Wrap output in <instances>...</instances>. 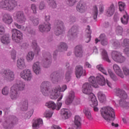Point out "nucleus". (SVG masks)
<instances>
[{
    "mask_svg": "<svg viewBox=\"0 0 129 129\" xmlns=\"http://www.w3.org/2000/svg\"><path fill=\"white\" fill-rule=\"evenodd\" d=\"M50 82L48 81H44L41 83L40 86V90L42 94L44 96H49L51 99H57L58 97L57 101H60L62 98H63V94L59 92H64L66 89H67V86L63 85L61 87L60 86H57L51 90L50 89Z\"/></svg>",
    "mask_w": 129,
    "mask_h": 129,
    "instance_id": "nucleus-1",
    "label": "nucleus"
},
{
    "mask_svg": "<svg viewBox=\"0 0 129 129\" xmlns=\"http://www.w3.org/2000/svg\"><path fill=\"white\" fill-rule=\"evenodd\" d=\"M25 83L17 80L16 83L13 85L10 89V96L12 100H17L20 97V91L25 90Z\"/></svg>",
    "mask_w": 129,
    "mask_h": 129,
    "instance_id": "nucleus-2",
    "label": "nucleus"
},
{
    "mask_svg": "<svg viewBox=\"0 0 129 129\" xmlns=\"http://www.w3.org/2000/svg\"><path fill=\"white\" fill-rule=\"evenodd\" d=\"M83 92L85 94L90 95V105L91 107H93L94 111H97L98 108L96 106L98 105V102H97L96 97H95L94 94L92 93V89H91V86L89 85V84L84 85Z\"/></svg>",
    "mask_w": 129,
    "mask_h": 129,
    "instance_id": "nucleus-3",
    "label": "nucleus"
},
{
    "mask_svg": "<svg viewBox=\"0 0 129 129\" xmlns=\"http://www.w3.org/2000/svg\"><path fill=\"white\" fill-rule=\"evenodd\" d=\"M102 117L108 122V124L111 123L115 119V113L114 109L110 106L103 107L100 110Z\"/></svg>",
    "mask_w": 129,
    "mask_h": 129,
    "instance_id": "nucleus-4",
    "label": "nucleus"
},
{
    "mask_svg": "<svg viewBox=\"0 0 129 129\" xmlns=\"http://www.w3.org/2000/svg\"><path fill=\"white\" fill-rule=\"evenodd\" d=\"M18 7V2L16 0H2L0 1V9L5 11L13 12Z\"/></svg>",
    "mask_w": 129,
    "mask_h": 129,
    "instance_id": "nucleus-5",
    "label": "nucleus"
},
{
    "mask_svg": "<svg viewBox=\"0 0 129 129\" xmlns=\"http://www.w3.org/2000/svg\"><path fill=\"white\" fill-rule=\"evenodd\" d=\"M0 74L3 76L4 80L7 82H11L15 80V72L10 69L2 70Z\"/></svg>",
    "mask_w": 129,
    "mask_h": 129,
    "instance_id": "nucleus-6",
    "label": "nucleus"
},
{
    "mask_svg": "<svg viewBox=\"0 0 129 129\" xmlns=\"http://www.w3.org/2000/svg\"><path fill=\"white\" fill-rule=\"evenodd\" d=\"M111 57L113 61H115L116 63H119L120 64L124 63L126 59L124 56L122 55V53L115 50L112 51Z\"/></svg>",
    "mask_w": 129,
    "mask_h": 129,
    "instance_id": "nucleus-7",
    "label": "nucleus"
},
{
    "mask_svg": "<svg viewBox=\"0 0 129 129\" xmlns=\"http://www.w3.org/2000/svg\"><path fill=\"white\" fill-rule=\"evenodd\" d=\"M122 47H129V39L125 38L119 40H115L112 43V47L113 49H118Z\"/></svg>",
    "mask_w": 129,
    "mask_h": 129,
    "instance_id": "nucleus-8",
    "label": "nucleus"
},
{
    "mask_svg": "<svg viewBox=\"0 0 129 129\" xmlns=\"http://www.w3.org/2000/svg\"><path fill=\"white\" fill-rule=\"evenodd\" d=\"M21 78L23 79L25 81L29 82L33 79V74L32 71L29 69H25L21 72L20 74Z\"/></svg>",
    "mask_w": 129,
    "mask_h": 129,
    "instance_id": "nucleus-9",
    "label": "nucleus"
},
{
    "mask_svg": "<svg viewBox=\"0 0 129 129\" xmlns=\"http://www.w3.org/2000/svg\"><path fill=\"white\" fill-rule=\"evenodd\" d=\"M12 38L16 43H20L23 40V33L17 29H12Z\"/></svg>",
    "mask_w": 129,
    "mask_h": 129,
    "instance_id": "nucleus-10",
    "label": "nucleus"
},
{
    "mask_svg": "<svg viewBox=\"0 0 129 129\" xmlns=\"http://www.w3.org/2000/svg\"><path fill=\"white\" fill-rule=\"evenodd\" d=\"M15 15L16 17V22L21 25H25L27 18H26L24 12L23 11H17L14 14V17H15Z\"/></svg>",
    "mask_w": 129,
    "mask_h": 129,
    "instance_id": "nucleus-11",
    "label": "nucleus"
},
{
    "mask_svg": "<svg viewBox=\"0 0 129 129\" xmlns=\"http://www.w3.org/2000/svg\"><path fill=\"white\" fill-rule=\"evenodd\" d=\"M114 92L115 95L116 96H118L120 98H121L120 100L119 101V104L120 106V102L121 103H122V101H125V99L127 98V95L126 94V93L124 92V91L119 89V88H117L114 90Z\"/></svg>",
    "mask_w": 129,
    "mask_h": 129,
    "instance_id": "nucleus-12",
    "label": "nucleus"
},
{
    "mask_svg": "<svg viewBox=\"0 0 129 129\" xmlns=\"http://www.w3.org/2000/svg\"><path fill=\"white\" fill-rule=\"evenodd\" d=\"M56 27L57 28L54 31V34L56 36H59V35L64 34V32H65V27H64V23H63V22L59 21L57 22Z\"/></svg>",
    "mask_w": 129,
    "mask_h": 129,
    "instance_id": "nucleus-13",
    "label": "nucleus"
},
{
    "mask_svg": "<svg viewBox=\"0 0 129 129\" xmlns=\"http://www.w3.org/2000/svg\"><path fill=\"white\" fill-rule=\"evenodd\" d=\"M75 74L77 78H80L81 76H86V71L83 69V67L78 66L76 68Z\"/></svg>",
    "mask_w": 129,
    "mask_h": 129,
    "instance_id": "nucleus-14",
    "label": "nucleus"
},
{
    "mask_svg": "<svg viewBox=\"0 0 129 129\" xmlns=\"http://www.w3.org/2000/svg\"><path fill=\"white\" fill-rule=\"evenodd\" d=\"M62 76L57 72L52 73L50 76V80L52 81V83H57L59 81H61Z\"/></svg>",
    "mask_w": 129,
    "mask_h": 129,
    "instance_id": "nucleus-15",
    "label": "nucleus"
},
{
    "mask_svg": "<svg viewBox=\"0 0 129 129\" xmlns=\"http://www.w3.org/2000/svg\"><path fill=\"white\" fill-rule=\"evenodd\" d=\"M46 106H47L49 108H52V109H56V110H59L62 106V103L58 102L57 103V105L56 104L53 102V101H50L45 104Z\"/></svg>",
    "mask_w": 129,
    "mask_h": 129,
    "instance_id": "nucleus-16",
    "label": "nucleus"
},
{
    "mask_svg": "<svg viewBox=\"0 0 129 129\" xmlns=\"http://www.w3.org/2000/svg\"><path fill=\"white\" fill-rule=\"evenodd\" d=\"M38 29L41 33L49 32L51 30V24L49 22H45L43 24L39 25Z\"/></svg>",
    "mask_w": 129,
    "mask_h": 129,
    "instance_id": "nucleus-17",
    "label": "nucleus"
},
{
    "mask_svg": "<svg viewBox=\"0 0 129 129\" xmlns=\"http://www.w3.org/2000/svg\"><path fill=\"white\" fill-rule=\"evenodd\" d=\"M14 26L17 28V29H19L20 30H22V31H24L26 33H28V34H31V35H33L34 34V31L33 29L31 28V27L27 26L25 28L24 26H22L17 23H14Z\"/></svg>",
    "mask_w": 129,
    "mask_h": 129,
    "instance_id": "nucleus-18",
    "label": "nucleus"
},
{
    "mask_svg": "<svg viewBox=\"0 0 129 129\" xmlns=\"http://www.w3.org/2000/svg\"><path fill=\"white\" fill-rule=\"evenodd\" d=\"M32 70L36 75H40L42 72V68L40 66V62L36 61L32 66Z\"/></svg>",
    "mask_w": 129,
    "mask_h": 129,
    "instance_id": "nucleus-19",
    "label": "nucleus"
},
{
    "mask_svg": "<svg viewBox=\"0 0 129 129\" xmlns=\"http://www.w3.org/2000/svg\"><path fill=\"white\" fill-rule=\"evenodd\" d=\"M18 122V118L15 117L13 121H5L3 123V126L6 129H11L14 126V124H16Z\"/></svg>",
    "mask_w": 129,
    "mask_h": 129,
    "instance_id": "nucleus-20",
    "label": "nucleus"
},
{
    "mask_svg": "<svg viewBox=\"0 0 129 129\" xmlns=\"http://www.w3.org/2000/svg\"><path fill=\"white\" fill-rule=\"evenodd\" d=\"M88 81H89V82H90V83H91L92 84V85H90V84H89L88 83H85L83 85V86H84V85L86 84H89L91 86L92 90V86H93V87H94V88H97V87H98L97 81H96V78H95V77L94 76L90 77L88 79Z\"/></svg>",
    "mask_w": 129,
    "mask_h": 129,
    "instance_id": "nucleus-21",
    "label": "nucleus"
},
{
    "mask_svg": "<svg viewBox=\"0 0 129 129\" xmlns=\"http://www.w3.org/2000/svg\"><path fill=\"white\" fill-rule=\"evenodd\" d=\"M60 114L62 118L63 119H68L71 117L72 114L71 111L68 109H62L60 111Z\"/></svg>",
    "mask_w": 129,
    "mask_h": 129,
    "instance_id": "nucleus-22",
    "label": "nucleus"
},
{
    "mask_svg": "<svg viewBox=\"0 0 129 129\" xmlns=\"http://www.w3.org/2000/svg\"><path fill=\"white\" fill-rule=\"evenodd\" d=\"M78 35V26L74 25L68 32V36L70 37H77Z\"/></svg>",
    "mask_w": 129,
    "mask_h": 129,
    "instance_id": "nucleus-23",
    "label": "nucleus"
},
{
    "mask_svg": "<svg viewBox=\"0 0 129 129\" xmlns=\"http://www.w3.org/2000/svg\"><path fill=\"white\" fill-rule=\"evenodd\" d=\"M77 12L83 14L86 11V5L83 2H79L76 7Z\"/></svg>",
    "mask_w": 129,
    "mask_h": 129,
    "instance_id": "nucleus-24",
    "label": "nucleus"
},
{
    "mask_svg": "<svg viewBox=\"0 0 129 129\" xmlns=\"http://www.w3.org/2000/svg\"><path fill=\"white\" fill-rule=\"evenodd\" d=\"M113 69L115 73H116V74L118 76H119L121 78H124V75H123V73H122L121 69H120V67H119L118 65L116 64H113Z\"/></svg>",
    "mask_w": 129,
    "mask_h": 129,
    "instance_id": "nucleus-25",
    "label": "nucleus"
},
{
    "mask_svg": "<svg viewBox=\"0 0 129 129\" xmlns=\"http://www.w3.org/2000/svg\"><path fill=\"white\" fill-rule=\"evenodd\" d=\"M74 53L76 57H82V56H83V50H82V45H77L75 48Z\"/></svg>",
    "mask_w": 129,
    "mask_h": 129,
    "instance_id": "nucleus-26",
    "label": "nucleus"
},
{
    "mask_svg": "<svg viewBox=\"0 0 129 129\" xmlns=\"http://www.w3.org/2000/svg\"><path fill=\"white\" fill-rule=\"evenodd\" d=\"M17 67L20 70H23L26 68V62L24 58H20L17 61Z\"/></svg>",
    "mask_w": 129,
    "mask_h": 129,
    "instance_id": "nucleus-27",
    "label": "nucleus"
},
{
    "mask_svg": "<svg viewBox=\"0 0 129 129\" xmlns=\"http://www.w3.org/2000/svg\"><path fill=\"white\" fill-rule=\"evenodd\" d=\"M75 97V93L73 91H71L69 93V95L66 100V103L69 105V104H71L72 102H73V100H74V98Z\"/></svg>",
    "mask_w": 129,
    "mask_h": 129,
    "instance_id": "nucleus-28",
    "label": "nucleus"
},
{
    "mask_svg": "<svg viewBox=\"0 0 129 129\" xmlns=\"http://www.w3.org/2000/svg\"><path fill=\"white\" fill-rule=\"evenodd\" d=\"M3 21L5 24H7V25H11V24L13 23V18L10 15L6 14L3 16Z\"/></svg>",
    "mask_w": 129,
    "mask_h": 129,
    "instance_id": "nucleus-29",
    "label": "nucleus"
},
{
    "mask_svg": "<svg viewBox=\"0 0 129 129\" xmlns=\"http://www.w3.org/2000/svg\"><path fill=\"white\" fill-rule=\"evenodd\" d=\"M96 81L97 83L99 85H100L101 86H104L105 84H106V82H105V78H104V77L103 76L100 75L96 77Z\"/></svg>",
    "mask_w": 129,
    "mask_h": 129,
    "instance_id": "nucleus-30",
    "label": "nucleus"
},
{
    "mask_svg": "<svg viewBox=\"0 0 129 129\" xmlns=\"http://www.w3.org/2000/svg\"><path fill=\"white\" fill-rule=\"evenodd\" d=\"M40 125H43V119L38 118L35 119L32 124L33 129H38L40 127Z\"/></svg>",
    "mask_w": 129,
    "mask_h": 129,
    "instance_id": "nucleus-31",
    "label": "nucleus"
},
{
    "mask_svg": "<svg viewBox=\"0 0 129 129\" xmlns=\"http://www.w3.org/2000/svg\"><path fill=\"white\" fill-rule=\"evenodd\" d=\"M114 12H115V7L113 4H111L106 10V15L107 17H111V16H113Z\"/></svg>",
    "mask_w": 129,
    "mask_h": 129,
    "instance_id": "nucleus-32",
    "label": "nucleus"
},
{
    "mask_svg": "<svg viewBox=\"0 0 129 129\" xmlns=\"http://www.w3.org/2000/svg\"><path fill=\"white\" fill-rule=\"evenodd\" d=\"M43 57H44V67L45 68H48L50 67V65L51 64V55L46 54V55H43Z\"/></svg>",
    "mask_w": 129,
    "mask_h": 129,
    "instance_id": "nucleus-33",
    "label": "nucleus"
},
{
    "mask_svg": "<svg viewBox=\"0 0 129 129\" xmlns=\"http://www.w3.org/2000/svg\"><path fill=\"white\" fill-rule=\"evenodd\" d=\"M99 41L101 42V45L103 46H106L108 44V41L106 38L105 34H102L100 35Z\"/></svg>",
    "mask_w": 129,
    "mask_h": 129,
    "instance_id": "nucleus-34",
    "label": "nucleus"
},
{
    "mask_svg": "<svg viewBox=\"0 0 129 129\" xmlns=\"http://www.w3.org/2000/svg\"><path fill=\"white\" fill-rule=\"evenodd\" d=\"M100 52H101V55L102 56V58L105 61H106L108 63H110V59L108 57V55H107V52L105 49L102 48L100 49Z\"/></svg>",
    "mask_w": 129,
    "mask_h": 129,
    "instance_id": "nucleus-35",
    "label": "nucleus"
},
{
    "mask_svg": "<svg viewBox=\"0 0 129 129\" xmlns=\"http://www.w3.org/2000/svg\"><path fill=\"white\" fill-rule=\"evenodd\" d=\"M74 123L75 126H77L78 128H80V127H81V117H80L79 115L75 116Z\"/></svg>",
    "mask_w": 129,
    "mask_h": 129,
    "instance_id": "nucleus-36",
    "label": "nucleus"
},
{
    "mask_svg": "<svg viewBox=\"0 0 129 129\" xmlns=\"http://www.w3.org/2000/svg\"><path fill=\"white\" fill-rule=\"evenodd\" d=\"M97 96L101 103H103L106 100V97H105V95L102 92H99L97 93Z\"/></svg>",
    "mask_w": 129,
    "mask_h": 129,
    "instance_id": "nucleus-37",
    "label": "nucleus"
},
{
    "mask_svg": "<svg viewBox=\"0 0 129 129\" xmlns=\"http://www.w3.org/2000/svg\"><path fill=\"white\" fill-rule=\"evenodd\" d=\"M2 44L4 45H9L11 43V39L8 35H4L1 38Z\"/></svg>",
    "mask_w": 129,
    "mask_h": 129,
    "instance_id": "nucleus-38",
    "label": "nucleus"
},
{
    "mask_svg": "<svg viewBox=\"0 0 129 129\" xmlns=\"http://www.w3.org/2000/svg\"><path fill=\"white\" fill-rule=\"evenodd\" d=\"M32 48H33L36 54H39V53L41 52V48H40V47L38 46V44H37V42L35 40L32 42Z\"/></svg>",
    "mask_w": 129,
    "mask_h": 129,
    "instance_id": "nucleus-39",
    "label": "nucleus"
},
{
    "mask_svg": "<svg viewBox=\"0 0 129 129\" xmlns=\"http://www.w3.org/2000/svg\"><path fill=\"white\" fill-rule=\"evenodd\" d=\"M21 108L22 110H27L29 106V101L28 100H24L21 102Z\"/></svg>",
    "mask_w": 129,
    "mask_h": 129,
    "instance_id": "nucleus-40",
    "label": "nucleus"
},
{
    "mask_svg": "<svg viewBox=\"0 0 129 129\" xmlns=\"http://www.w3.org/2000/svg\"><path fill=\"white\" fill-rule=\"evenodd\" d=\"M72 77V71L71 70H68L66 73L65 75V82L68 83L70 80H71V78Z\"/></svg>",
    "mask_w": 129,
    "mask_h": 129,
    "instance_id": "nucleus-41",
    "label": "nucleus"
},
{
    "mask_svg": "<svg viewBox=\"0 0 129 129\" xmlns=\"http://www.w3.org/2000/svg\"><path fill=\"white\" fill-rule=\"evenodd\" d=\"M35 57V53L33 51H29L26 55V60L28 62H32Z\"/></svg>",
    "mask_w": 129,
    "mask_h": 129,
    "instance_id": "nucleus-42",
    "label": "nucleus"
},
{
    "mask_svg": "<svg viewBox=\"0 0 129 129\" xmlns=\"http://www.w3.org/2000/svg\"><path fill=\"white\" fill-rule=\"evenodd\" d=\"M84 113L85 114L87 118L90 120H92L93 118L91 115V112H90V109L88 108H85L83 110Z\"/></svg>",
    "mask_w": 129,
    "mask_h": 129,
    "instance_id": "nucleus-43",
    "label": "nucleus"
},
{
    "mask_svg": "<svg viewBox=\"0 0 129 129\" xmlns=\"http://www.w3.org/2000/svg\"><path fill=\"white\" fill-rule=\"evenodd\" d=\"M129 16L127 13L125 12L123 17L121 18V22L123 25H126L128 23Z\"/></svg>",
    "mask_w": 129,
    "mask_h": 129,
    "instance_id": "nucleus-44",
    "label": "nucleus"
},
{
    "mask_svg": "<svg viewBox=\"0 0 129 129\" xmlns=\"http://www.w3.org/2000/svg\"><path fill=\"white\" fill-rule=\"evenodd\" d=\"M98 15V10L97 9V6H96V5H95L93 8L92 14V17H93L94 20H96Z\"/></svg>",
    "mask_w": 129,
    "mask_h": 129,
    "instance_id": "nucleus-45",
    "label": "nucleus"
},
{
    "mask_svg": "<svg viewBox=\"0 0 129 129\" xmlns=\"http://www.w3.org/2000/svg\"><path fill=\"white\" fill-rule=\"evenodd\" d=\"M48 6L51 9H56L57 8V3L54 0H47Z\"/></svg>",
    "mask_w": 129,
    "mask_h": 129,
    "instance_id": "nucleus-46",
    "label": "nucleus"
},
{
    "mask_svg": "<svg viewBox=\"0 0 129 129\" xmlns=\"http://www.w3.org/2000/svg\"><path fill=\"white\" fill-rule=\"evenodd\" d=\"M48 6L51 9H56L57 8V3L54 0H47Z\"/></svg>",
    "mask_w": 129,
    "mask_h": 129,
    "instance_id": "nucleus-47",
    "label": "nucleus"
},
{
    "mask_svg": "<svg viewBox=\"0 0 129 129\" xmlns=\"http://www.w3.org/2000/svg\"><path fill=\"white\" fill-rule=\"evenodd\" d=\"M59 49L62 52L67 51V49H68V45H67V43L65 42H60L59 46Z\"/></svg>",
    "mask_w": 129,
    "mask_h": 129,
    "instance_id": "nucleus-48",
    "label": "nucleus"
},
{
    "mask_svg": "<svg viewBox=\"0 0 129 129\" xmlns=\"http://www.w3.org/2000/svg\"><path fill=\"white\" fill-rule=\"evenodd\" d=\"M108 74L112 80H113V81H117L118 79H117V77L112 72L111 70H108Z\"/></svg>",
    "mask_w": 129,
    "mask_h": 129,
    "instance_id": "nucleus-49",
    "label": "nucleus"
},
{
    "mask_svg": "<svg viewBox=\"0 0 129 129\" xmlns=\"http://www.w3.org/2000/svg\"><path fill=\"white\" fill-rule=\"evenodd\" d=\"M97 69L99 70V71H101V72H102L103 74H104V75H108L107 72L105 70L102 64H98L97 66Z\"/></svg>",
    "mask_w": 129,
    "mask_h": 129,
    "instance_id": "nucleus-50",
    "label": "nucleus"
},
{
    "mask_svg": "<svg viewBox=\"0 0 129 129\" xmlns=\"http://www.w3.org/2000/svg\"><path fill=\"white\" fill-rule=\"evenodd\" d=\"M86 32L88 35H87L88 41L86 42V43H89V42L90 41V39H91V36H90L91 34V31H90V27H89V26H87V28L86 30Z\"/></svg>",
    "mask_w": 129,
    "mask_h": 129,
    "instance_id": "nucleus-51",
    "label": "nucleus"
},
{
    "mask_svg": "<svg viewBox=\"0 0 129 129\" xmlns=\"http://www.w3.org/2000/svg\"><path fill=\"white\" fill-rule=\"evenodd\" d=\"M2 92L3 95H9V93H10V88L8 86L4 87L2 90Z\"/></svg>",
    "mask_w": 129,
    "mask_h": 129,
    "instance_id": "nucleus-52",
    "label": "nucleus"
},
{
    "mask_svg": "<svg viewBox=\"0 0 129 129\" xmlns=\"http://www.w3.org/2000/svg\"><path fill=\"white\" fill-rule=\"evenodd\" d=\"M66 4L70 6V7H73L76 3H77V1L76 0H66L65 1Z\"/></svg>",
    "mask_w": 129,
    "mask_h": 129,
    "instance_id": "nucleus-53",
    "label": "nucleus"
},
{
    "mask_svg": "<svg viewBox=\"0 0 129 129\" xmlns=\"http://www.w3.org/2000/svg\"><path fill=\"white\" fill-rule=\"evenodd\" d=\"M122 70L123 72V75H125V76H128L129 75V68L127 67H122Z\"/></svg>",
    "mask_w": 129,
    "mask_h": 129,
    "instance_id": "nucleus-54",
    "label": "nucleus"
},
{
    "mask_svg": "<svg viewBox=\"0 0 129 129\" xmlns=\"http://www.w3.org/2000/svg\"><path fill=\"white\" fill-rule=\"evenodd\" d=\"M30 9L31 11H32L33 14H37L38 7H37V5L35 4H32L30 5Z\"/></svg>",
    "mask_w": 129,
    "mask_h": 129,
    "instance_id": "nucleus-55",
    "label": "nucleus"
},
{
    "mask_svg": "<svg viewBox=\"0 0 129 129\" xmlns=\"http://www.w3.org/2000/svg\"><path fill=\"white\" fill-rule=\"evenodd\" d=\"M118 6L120 12H123V11H124V9H125V3L120 2L118 3Z\"/></svg>",
    "mask_w": 129,
    "mask_h": 129,
    "instance_id": "nucleus-56",
    "label": "nucleus"
},
{
    "mask_svg": "<svg viewBox=\"0 0 129 129\" xmlns=\"http://www.w3.org/2000/svg\"><path fill=\"white\" fill-rule=\"evenodd\" d=\"M120 106L124 107V108H129V102L124 101H122V103L120 102Z\"/></svg>",
    "mask_w": 129,
    "mask_h": 129,
    "instance_id": "nucleus-57",
    "label": "nucleus"
},
{
    "mask_svg": "<svg viewBox=\"0 0 129 129\" xmlns=\"http://www.w3.org/2000/svg\"><path fill=\"white\" fill-rule=\"evenodd\" d=\"M38 9L39 11H43V10L46 9V5H45V3H44V2H40L38 6Z\"/></svg>",
    "mask_w": 129,
    "mask_h": 129,
    "instance_id": "nucleus-58",
    "label": "nucleus"
},
{
    "mask_svg": "<svg viewBox=\"0 0 129 129\" xmlns=\"http://www.w3.org/2000/svg\"><path fill=\"white\" fill-rule=\"evenodd\" d=\"M10 55L13 60H16V58H17V51L15 49L12 50Z\"/></svg>",
    "mask_w": 129,
    "mask_h": 129,
    "instance_id": "nucleus-59",
    "label": "nucleus"
},
{
    "mask_svg": "<svg viewBox=\"0 0 129 129\" xmlns=\"http://www.w3.org/2000/svg\"><path fill=\"white\" fill-rule=\"evenodd\" d=\"M116 32L118 35H122V32H123L122 27H121L120 26H118L116 27Z\"/></svg>",
    "mask_w": 129,
    "mask_h": 129,
    "instance_id": "nucleus-60",
    "label": "nucleus"
},
{
    "mask_svg": "<svg viewBox=\"0 0 129 129\" xmlns=\"http://www.w3.org/2000/svg\"><path fill=\"white\" fill-rule=\"evenodd\" d=\"M52 115H53V111H46L45 113V116L46 117H51Z\"/></svg>",
    "mask_w": 129,
    "mask_h": 129,
    "instance_id": "nucleus-61",
    "label": "nucleus"
},
{
    "mask_svg": "<svg viewBox=\"0 0 129 129\" xmlns=\"http://www.w3.org/2000/svg\"><path fill=\"white\" fill-rule=\"evenodd\" d=\"M89 55H91L92 54H93V53H95V54L98 53V51L97 50V48H96V47H93L92 49L89 50Z\"/></svg>",
    "mask_w": 129,
    "mask_h": 129,
    "instance_id": "nucleus-62",
    "label": "nucleus"
},
{
    "mask_svg": "<svg viewBox=\"0 0 129 129\" xmlns=\"http://www.w3.org/2000/svg\"><path fill=\"white\" fill-rule=\"evenodd\" d=\"M32 22L34 26H38L39 25V19L38 18H34Z\"/></svg>",
    "mask_w": 129,
    "mask_h": 129,
    "instance_id": "nucleus-63",
    "label": "nucleus"
},
{
    "mask_svg": "<svg viewBox=\"0 0 129 129\" xmlns=\"http://www.w3.org/2000/svg\"><path fill=\"white\" fill-rule=\"evenodd\" d=\"M123 53L127 56H129V47H126L123 49Z\"/></svg>",
    "mask_w": 129,
    "mask_h": 129,
    "instance_id": "nucleus-64",
    "label": "nucleus"
}]
</instances>
